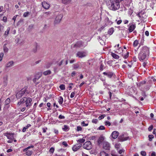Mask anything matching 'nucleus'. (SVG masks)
Segmentation results:
<instances>
[{
    "label": "nucleus",
    "mask_w": 156,
    "mask_h": 156,
    "mask_svg": "<svg viewBox=\"0 0 156 156\" xmlns=\"http://www.w3.org/2000/svg\"><path fill=\"white\" fill-rule=\"evenodd\" d=\"M122 0H107L106 3L107 6L110 10L116 11L120 8V3Z\"/></svg>",
    "instance_id": "obj_1"
},
{
    "label": "nucleus",
    "mask_w": 156,
    "mask_h": 156,
    "mask_svg": "<svg viewBox=\"0 0 156 156\" xmlns=\"http://www.w3.org/2000/svg\"><path fill=\"white\" fill-rule=\"evenodd\" d=\"M149 55L140 52L138 55V58L140 61H146L148 59Z\"/></svg>",
    "instance_id": "obj_2"
},
{
    "label": "nucleus",
    "mask_w": 156,
    "mask_h": 156,
    "mask_svg": "<svg viewBox=\"0 0 156 156\" xmlns=\"http://www.w3.org/2000/svg\"><path fill=\"white\" fill-rule=\"evenodd\" d=\"M34 147V145H31L23 149V152H25L26 154L27 155L30 156L32 154L33 151H32L29 150V149L31 148H33Z\"/></svg>",
    "instance_id": "obj_3"
},
{
    "label": "nucleus",
    "mask_w": 156,
    "mask_h": 156,
    "mask_svg": "<svg viewBox=\"0 0 156 156\" xmlns=\"http://www.w3.org/2000/svg\"><path fill=\"white\" fill-rule=\"evenodd\" d=\"M103 74L104 75L106 76L109 78H111L112 77H115V74L112 71H107L106 72H104Z\"/></svg>",
    "instance_id": "obj_4"
},
{
    "label": "nucleus",
    "mask_w": 156,
    "mask_h": 156,
    "mask_svg": "<svg viewBox=\"0 0 156 156\" xmlns=\"http://www.w3.org/2000/svg\"><path fill=\"white\" fill-rule=\"evenodd\" d=\"M83 147L87 150H90L92 147L91 142L89 141H86L83 144Z\"/></svg>",
    "instance_id": "obj_5"
},
{
    "label": "nucleus",
    "mask_w": 156,
    "mask_h": 156,
    "mask_svg": "<svg viewBox=\"0 0 156 156\" xmlns=\"http://www.w3.org/2000/svg\"><path fill=\"white\" fill-rule=\"evenodd\" d=\"M140 52L149 55V48L147 46H143L142 47Z\"/></svg>",
    "instance_id": "obj_6"
},
{
    "label": "nucleus",
    "mask_w": 156,
    "mask_h": 156,
    "mask_svg": "<svg viewBox=\"0 0 156 156\" xmlns=\"http://www.w3.org/2000/svg\"><path fill=\"white\" fill-rule=\"evenodd\" d=\"M32 101L31 98L30 97H27L25 101L26 106L29 108L32 105L31 102Z\"/></svg>",
    "instance_id": "obj_7"
},
{
    "label": "nucleus",
    "mask_w": 156,
    "mask_h": 156,
    "mask_svg": "<svg viewBox=\"0 0 156 156\" xmlns=\"http://www.w3.org/2000/svg\"><path fill=\"white\" fill-rule=\"evenodd\" d=\"M113 23L107 17H106L104 20V24L105 26H110Z\"/></svg>",
    "instance_id": "obj_8"
},
{
    "label": "nucleus",
    "mask_w": 156,
    "mask_h": 156,
    "mask_svg": "<svg viewBox=\"0 0 156 156\" xmlns=\"http://www.w3.org/2000/svg\"><path fill=\"white\" fill-rule=\"evenodd\" d=\"M86 53L84 51H78L76 54V56L79 58H83L86 56Z\"/></svg>",
    "instance_id": "obj_9"
},
{
    "label": "nucleus",
    "mask_w": 156,
    "mask_h": 156,
    "mask_svg": "<svg viewBox=\"0 0 156 156\" xmlns=\"http://www.w3.org/2000/svg\"><path fill=\"white\" fill-rule=\"evenodd\" d=\"M83 42L82 41H77L74 45V47L76 48H80L83 46Z\"/></svg>",
    "instance_id": "obj_10"
},
{
    "label": "nucleus",
    "mask_w": 156,
    "mask_h": 156,
    "mask_svg": "<svg viewBox=\"0 0 156 156\" xmlns=\"http://www.w3.org/2000/svg\"><path fill=\"white\" fill-rule=\"evenodd\" d=\"M62 18V15L61 14H59L57 15L56 17L55 21V23H59L61 21Z\"/></svg>",
    "instance_id": "obj_11"
},
{
    "label": "nucleus",
    "mask_w": 156,
    "mask_h": 156,
    "mask_svg": "<svg viewBox=\"0 0 156 156\" xmlns=\"http://www.w3.org/2000/svg\"><path fill=\"white\" fill-rule=\"evenodd\" d=\"M103 148L106 150H109L110 145L109 143L107 141H104L103 144Z\"/></svg>",
    "instance_id": "obj_12"
},
{
    "label": "nucleus",
    "mask_w": 156,
    "mask_h": 156,
    "mask_svg": "<svg viewBox=\"0 0 156 156\" xmlns=\"http://www.w3.org/2000/svg\"><path fill=\"white\" fill-rule=\"evenodd\" d=\"M82 147L81 144H77L73 146L72 150L74 151H76Z\"/></svg>",
    "instance_id": "obj_13"
},
{
    "label": "nucleus",
    "mask_w": 156,
    "mask_h": 156,
    "mask_svg": "<svg viewBox=\"0 0 156 156\" xmlns=\"http://www.w3.org/2000/svg\"><path fill=\"white\" fill-rule=\"evenodd\" d=\"M105 139V137L103 135H101L99 137L97 140V143L98 145H100L103 142H104Z\"/></svg>",
    "instance_id": "obj_14"
},
{
    "label": "nucleus",
    "mask_w": 156,
    "mask_h": 156,
    "mask_svg": "<svg viewBox=\"0 0 156 156\" xmlns=\"http://www.w3.org/2000/svg\"><path fill=\"white\" fill-rule=\"evenodd\" d=\"M6 135H5L6 136L8 139H9L10 140H12L13 138V135H14V133H11L9 132H7L6 133H5Z\"/></svg>",
    "instance_id": "obj_15"
},
{
    "label": "nucleus",
    "mask_w": 156,
    "mask_h": 156,
    "mask_svg": "<svg viewBox=\"0 0 156 156\" xmlns=\"http://www.w3.org/2000/svg\"><path fill=\"white\" fill-rule=\"evenodd\" d=\"M43 7L46 9H48L50 7L49 4L45 2H43L42 3Z\"/></svg>",
    "instance_id": "obj_16"
},
{
    "label": "nucleus",
    "mask_w": 156,
    "mask_h": 156,
    "mask_svg": "<svg viewBox=\"0 0 156 156\" xmlns=\"http://www.w3.org/2000/svg\"><path fill=\"white\" fill-rule=\"evenodd\" d=\"M119 132L117 131H114L112 132L111 136L114 139H116L119 135Z\"/></svg>",
    "instance_id": "obj_17"
},
{
    "label": "nucleus",
    "mask_w": 156,
    "mask_h": 156,
    "mask_svg": "<svg viewBox=\"0 0 156 156\" xmlns=\"http://www.w3.org/2000/svg\"><path fill=\"white\" fill-rule=\"evenodd\" d=\"M136 26L135 24H130L129 25V27L128 29V30L129 32L131 33L135 29Z\"/></svg>",
    "instance_id": "obj_18"
},
{
    "label": "nucleus",
    "mask_w": 156,
    "mask_h": 156,
    "mask_svg": "<svg viewBox=\"0 0 156 156\" xmlns=\"http://www.w3.org/2000/svg\"><path fill=\"white\" fill-rule=\"evenodd\" d=\"M27 87H25L24 88L22 89L19 91L22 96H23L27 92Z\"/></svg>",
    "instance_id": "obj_19"
},
{
    "label": "nucleus",
    "mask_w": 156,
    "mask_h": 156,
    "mask_svg": "<svg viewBox=\"0 0 156 156\" xmlns=\"http://www.w3.org/2000/svg\"><path fill=\"white\" fill-rule=\"evenodd\" d=\"M27 87H25L24 88L22 89L19 91L22 96H23L27 92Z\"/></svg>",
    "instance_id": "obj_20"
},
{
    "label": "nucleus",
    "mask_w": 156,
    "mask_h": 156,
    "mask_svg": "<svg viewBox=\"0 0 156 156\" xmlns=\"http://www.w3.org/2000/svg\"><path fill=\"white\" fill-rule=\"evenodd\" d=\"M119 138L122 141H124L128 140L129 138V137H124V135H122L121 136H120Z\"/></svg>",
    "instance_id": "obj_21"
},
{
    "label": "nucleus",
    "mask_w": 156,
    "mask_h": 156,
    "mask_svg": "<svg viewBox=\"0 0 156 156\" xmlns=\"http://www.w3.org/2000/svg\"><path fill=\"white\" fill-rule=\"evenodd\" d=\"M111 55L115 59H118L119 58V56L113 52L111 53Z\"/></svg>",
    "instance_id": "obj_22"
},
{
    "label": "nucleus",
    "mask_w": 156,
    "mask_h": 156,
    "mask_svg": "<svg viewBox=\"0 0 156 156\" xmlns=\"http://www.w3.org/2000/svg\"><path fill=\"white\" fill-rule=\"evenodd\" d=\"M3 82L5 86H6L8 83V76H6L3 77Z\"/></svg>",
    "instance_id": "obj_23"
},
{
    "label": "nucleus",
    "mask_w": 156,
    "mask_h": 156,
    "mask_svg": "<svg viewBox=\"0 0 156 156\" xmlns=\"http://www.w3.org/2000/svg\"><path fill=\"white\" fill-rule=\"evenodd\" d=\"M69 128L67 125H64L63 127L62 128V130L65 131H68L69 130Z\"/></svg>",
    "instance_id": "obj_24"
},
{
    "label": "nucleus",
    "mask_w": 156,
    "mask_h": 156,
    "mask_svg": "<svg viewBox=\"0 0 156 156\" xmlns=\"http://www.w3.org/2000/svg\"><path fill=\"white\" fill-rule=\"evenodd\" d=\"M71 0H62V3L66 5L69 4L70 3Z\"/></svg>",
    "instance_id": "obj_25"
},
{
    "label": "nucleus",
    "mask_w": 156,
    "mask_h": 156,
    "mask_svg": "<svg viewBox=\"0 0 156 156\" xmlns=\"http://www.w3.org/2000/svg\"><path fill=\"white\" fill-rule=\"evenodd\" d=\"M31 125L30 124H28L27 126L24 127L23 128L22 131L23 132H24L26 131V129H28L31 126Z\"/></svg>",
    "instance_id": "obj_26"
},
{
    "label": "nucleus",
    "mask_w": 156,
    "mask_h": 156,
    "mask_svg": "<svg viewBox=\"0 0 156 156\" xmlns=\"http://www.w3.org/2000/svg\"><path fill=\"white\" fill-rule=\"evenodd\" d=\"M13 64V62L12 61H10L8 62L6 64V67H11V66H12V65Z\"/></svg>",
    "instance_id": "obj_27"
},
{
    "label": "nucleus",
    "mask_w": 156,
    "mask_h": 156,
    "mask_svg": "<svg viewBox=\"0 0 156 156\" xmlns=\"http://www.w3.org/2000/svg\"><path fill=\"white\" fill-rule=\"evenodd\" d=\"M58 102L60 105H62L63 102V98L62 96H60L58 98Z\"/></svg>",
    "instance_id": "obj_28"
},
{
    "label": "nucleus",
    "mask_w": 156,
    "mask_h": 156,
    "mask_svg": "<svg viewBox=\"0 0 156 156\" xmlns=\"http://www.w3.org/2000/svg\"><path fill=\"white\" fill-rule=\"evenodd\" d=\"M51 71L50 70H48L46 71H44L43 72V74L45 76H46V75H48L51 74Z\"/></svg>",
    "instance_id": "obj_29"
},
{
    "label": "nucleus",
    "mask_w": 156,
    "mask_h": 156,
    "mask_svg": "<svg viewBox=\"0 0 156 156\" xmlns=\"http://www.w3.org/2000/svg\"><path fill=\"white\" fill-rule=\"evenodd\" d=\"M139 44V41L137 40H136L133 42V45L134 47H136Z\"/></svg>",
    "instance_id": "obj_30"
},
{
    "label": "nucleus",
    "mask_w": 156,
    "mask_h": 156,
    "mask_svg": "<svg viewBox=\"0 0 156 156\" xmlns=\"http://www.w3.org/2000/svg\"><path fill=\"white\" fill-rule=\"evenodd\" d=\"M114 32V29L113 28H111L109 29L108 31V33L110 35H112Z\"/></svg>",
    "instance_id": "obj_31"
},
{
    "label": "nucleus",
    "mask_w": 156,
    "mask_h": 156,
    "mask_svg": "<svg viewBox=\"0 0 156 156\" xmlns=\"http://www.w3.org/2000/svg\"><path fill=\"white\" fill-rule=\"evenodd\" d=\"M34 45L35 47V48L33 49V51L34 52H35L37 51V49L38 47V45H37V43H35L34 44Z\"/></svg>",
    "instance_id": "obj_32"
},
{
    "label": "nucleus",
    "mask_w": 156,
    "mask_h": 156,
    "mask_svg": "<svg viewBox=\"0 0 156 156\" xmlns=\"http://www.w3.org/2000/svg\"><path fill=\"white\" fill-rule=\"evenodd\" d=\"M100 156H108V154L106 153L104 151L101 152Z\"/></svg>",
    "instance_id": "obj_33"
},
{
    "label": "nucleus",
    "mask_w": 156,
    "mask_h": 156,
    "mask_svg": "<svg viewBox=\"0 0 156 156\" xmlns=\"http://www.w3.org/2000/svg\"><path fill=\"white\" fill-rule=\"evenodd\" d=\"M42 72H38L35 75V76H37V78H38L39 77V79L42 76Z\"/></svg>",
    "instance_id": "obj_34"
},
{
    "label": "nucleus",
    "mask_w": 156,
    "mask_h": 156,
    "mask_svg": "<svg viewBox=\"0 0 156 156\" xmlns=\"http://www.w3.org/2000/svg\"><path fill=\"white\" fill-rule=\"evenodd\" d=\"M85 140L84 139L80 138L77 140V142L83 143L85 141Z\"/></svg>",
    "instance_id": "obj_35"
},
{
    "label": "nucleus",
    "mask_w": 156,
    "mask_h": 156,
    "mask_svg": "<svg viewBox=\"0 0 156 156\" xmlns=\"http://www.w3.org/2000/svg\"><path fill=\"white\" fill-rule=\"evenodd\" d=\"M22 96L20 94V92L19 91L16 94V97L17 98L19 99L22 97Z\"/></svg>",
    "instance_id": "obj_36"
},
{
    "label": "nucleus",
    "mask_w": 156,
    "mask_h": 156,
    "mask_svg": "<svg viewBox=\"0 0 156 156\" xmlns=\"http://www.w3.org/2000/svg\"><path fill=\"white\" fill-rule=\"evenodd\" d=\"M59 87L60 89L62 90H64L65 89V86L64 84H62L60 85Z\"/></svg>",
    "instance_id": "obj_37"
},
{
    "label": "nucleus",
    "mask_w": 156,
    "mask_h": 156,
    "mask_svg": "<svg viewBox=\"0 0 156 156\" xmlns=\"http://www.w3.org/2000/svg\"><path fill=\"white\" fill-rule=\"evenodd\" d=\"M10 30V28L9 27H8L7 29V30L5 32V35L7 36L9 34V31Z\"/></svg>",
    "instance_id": "obj_38"
},
{
    "label": "nucleus",
    "mask_w": 156,
    "mask_h": 156,
    "mask_svg": "<svg viewBox=\"0 0 156 156\" xmlns=\"http://www.w3.org/2000/svg\"><path fill=\"white\" fill-rule=\"evenodd\" d=\"M3 50L5 52H7L8 51V48L6 47L5 44L3 46Z\"/></svg>",
    "instance_id": "obj_39"
},
{
    "label": "nucleus",
    "mask_w": 156,
    "mask_h": 156,
    "mask_svg": "<svg viewBox=\"0 0 156 156\" xmlns=\"http://www.w3.org/2000/svg\"><path fill=\"white\" fill-rule=\"evenodd\" d=\"M10 101V99L9 98H7L5 101V105H7L9 104Z\"/></svg>",
    "instance_id": "obj_40"
},
{
    "label": "nucleus",
    "mask_w": 156,
    "mask_h": 156,
    "mask_svg": "<svg viewBox=\"0 0 156 156\" xmlns=\"http://www.w3.org/2000/svg\"><path fill=\"white\" fill-rule=\"evenodd\" d=\"M117 24L118 25L120 24L122 22V21L121 20H118V19H116L115 20Z\"/></svg>",
    "instance_id": "obj_41"
},
{
    "label": "nucleus",
    "mask_w": 156,
    "mask_h": 156,
    "mask_svg": "<svg viewBox=\"0 0 156 156\" xmlns=\"http://www.w3.org/2000/svg\"><path fill=\"white\" fill-rule=\"evenodd\" d=\"M69 86L68 87L69 90H70L72 89L73 87L72 86L73 85V83H70L69 84Z\"/></svg>",
    "instance_id": "obj_42"
},
{
    "label": "nucleus",
    "mask_w": 156,
    "mask_h": 156,
    "mask_svg": "<svg viewBox=\"0 0 156 156\" xmlns=\"http://www.w3.org/2000/svg\"><path fill=\"white\" fill-rule=\"evenodd\" d=\"M27 98L24 97H23V98H22L20 100V101L21 102V103L22 104L23 103H24V102H25V101H26V99Z\"/></svg>",
    "instance_id": "obj_43"
},
{
    "label": "nucleus",
    "mask_w": 156,
    "mask_h": 156,
    "mask_svg": "<svg viewBox=\"0 0 156 156\" xmlns=\"http://www.w3.org/2000/svg\"><path fill=\"white\" fill-rule=\"evenodd\" d=\"M105 129V127L103 126H100L98 128V129L100 130H103Z\"/></svg>",
    "instance_id": "obj_44"
},
{
    "label": "nucleus",
    "mask_w": 156,
    "mask_h": 156,
    "mask_svg": "<svg viewBox=\"0 0 156 156\" xmlns=\"http://www.w3.org/2000/svg\"><path fill=\"white\" fill-rule=\"evenodd\" d=\"M148 137L149 138V140L150 141H151L152 139L154 138V136L152 135H150L148 136Z\"/></svg>",
    "instance_id": "obj_45"
},
{
    "label": "nucleus",
    "mask_w": 156,
    "mask_h": 156,
    "mask_svg": "<svg viewBox=\"0 0 156 156\" xmlns=\"http://www.w3.org/2000/svg\"><path fill=\"white\" fill-rule=\"evenodd\" d=\"M88 123H85L84 121L82 122H81V125L83 126H87L88 125Z\"/></svg>",
    "instance_id": "obj_46"
},
{
    "label": "nucleus",
    "mask_w": 156,
    "mask_h": 156,
    "mask_svg": "<svg viewBox=\"0 0 156 156\" xmlns=\"http://www.w3.org/2000/svg\"><path fill=\"white\" fill-rule=\"evenodd\" d=\"M141 154L143 156H145L146 155V153L145 151H142L141 152Z\"/></svg>",
    "instance_id": "obj_47"
},
{
    "label": "nucleus",
    "mask_w": 156,
    "mask_h": 156,
    "mask_svg": "<svg viewBox=\"0 0 156 156\" xmlns=\"http://www.w3.org/2000/svg\"><path fill=\"white\" fill-rule=\"evenodd\" d=\"M105 124L106 126L108 125V126H110L111 125L110 122L108 121H106L105 122Z\"/></svg>",
    "instance_id": "obj_48"
},
{
    "label": "nucleus",
    "mask_w": 156,
    "mask_h": 156,
    "mask_svg": "<svg viewBox=\"0 0 156 156\" xmlns=\"http://www.w3.org/2000/svg\"><path fill=\"white\" fill-rule=\"evenodd\" d=\"M98 121V120L97 119H93L92 120V122L95 124H96Z\"/></svg>",
    "instance_id": "obj_49"
},
{
    "label": "nucleus",
    "mask_w": 156,
    "mask_h": 156,
    "mask_svg": "<svg viewBox=\"0 0 156 156\" xmlns=\"http://www.w3.org/2000/svg\"><path fill=\"white\" fill-rule=\"evenodd\" d=\"M82 130V128L80 126H77V127L76 131H79Z\"/></svg>",
    "instance_id": "obj_50"
},
{
    "label": "nucleus",
    "mask_w": 156,
    "mask_h": 156,
    "mask_svg": "<svg viewBox=\"0 0 156 156\" xmlns=\"http://www.w3.org/2000/svg\"><path fill=\"white\" fill-rule=\"evenodd\" d=\"M39 79V77L38 78H37V76H35V78H34V79L33 80V82L34 83H35L36 81L37 80H38Z\"/></svg>",
    "instance_id": "obj_51"
},
{
    "label": "nucleus",
    "mask_w": 156,
    "mask_h": 156,
    "mask_svg": "<svg viewBox=\"0 0 156 156\" xmlns=\"http://www.w3.org/2000/svg\"><path fill=\"white\" fill-rule=\"evenodd\" d=\"M54 150V148L53 147H51L50 148L49 150V152L51 153H53Z\"/></svg>",
    "instance_id": "obj_52"
},
{
    "label": "nucleus",
    "mask_w": 156,
    "mask_h": 156,
    "mask_svg": "<svg viewBox=\"0 0 156 156\" xmlns=\"http://www.w3.org/2000/svg\"><path fill=\"white\" fill-rule=\"evenodd\" d=\"M129 52H127L126 53V54L125 55H124V56L123 57V58L125 59H126L129 57Z\"/></svg>",
    "instance_id": "obj_53"
},
{
    "label": "nucleus",
    "mask_w": 156,
    "mask_h": 156,
    "mask_svg": "<svg viewBox=\"0 0 156 156\" xmlns=\"http://www.w3.org/2000/svg\"><path fill=\"white\" fill-rule=\"evenodd\" d=\"M105 116V115H101V116H99L98 118L100 120H101L103 119Z\"/></svg>",
    "instance_id": "obj_54"
},
{
    "label": "nucleus",
    "mask_w": 156,
    "mask_h": 156,
    "mask_svg": "<svg viewBox=\"0 0 156 156\" xmlns=\"http://www.w3.org/2000/svg\"><path fill=\"white\" fill-rule=\"evenodd\" d=\"M29 14V12H25L24 13L23 16L24 17H27L28 15Z\"/></svg>",
    "instance_id": "obj_55"
},
{
    "label": "nucleus",
    "mask_w": 156,
    "mask_h": 156,
    "mask_svg": "<svg viewBox=\"0 0 156 156\" xmlns=\"http://www.w3.org/2000/svg\"><path fill=\"white\" fill-rule=\"evenodd\" d=\"M58 118L60 119H64L65 117L64 115H60L58 117Z\"/></svg>",
    "instance_id": "obj_56"
},
{
    "label": "nucleus",
    "mask_w": 156,
    "mask_h": 156,
    "mask_svg": "<svg viewBox=\"0 0 156 156\" xmlns=\"http://www.w3.org/2000/svg\"><path fill=\"white\" fill-rule=\"evenodd\" d=\"M75 93L74 92H73L71 93V94L70 95V97L71 98H73L74 96L75 95Z\"/></svg>",
    "instance_id": "obj_57"
},
{
    "label": "nucleus",
    "mask_w": 156,
    "mask_h": 156,
    "mask_svg": "<svg viewBox=\"0 0 156 156\" xmlns=\"http://www.w3.org/2000/svg\"><path fill=\"white\" fill-rule=\"evenodd\" d=\"M153 128V126L152 125H151L148 128V130L149 131H151Z\"/></svg>",
    "instance_id": "obj_58"
},
{
    "label": "nucleus",
    "mask_w": 156,
    "mask_h": 156,
    "mask_svg": "<svg viewBox=\"0 0 156 156\" xmlns=\"http://www.w3.org/2000/svg\"><path fill=\"white\" fill-rule=\"evenodd\" d=\"M104 65L102 64H101L100 65V71H102L103 70V67H104Z\"/></svg>",
    "instance_id": "obj_59"
},
{
    "label": "nucleus",
    "mask_w": 156,
    "mask_h": 156,
    "mask_svg": "<svg viewBox=\"0 0 156 156\" xmlns=\"http://www.w3.org/2000/svg\"><path fill=\"white\" fill-rule=\"evenodd\" d=\"M79 67V66L76 64H75L74 65V69H78Z\"/></svg>",
    "instance_id": "obj_60"
},
{
    "label": "nucleus",
    "mask_w": 156,
    "mask_h": 156,
    "mask_svg": "<svg viewBox=\"0 0 156 156\" xmlns=\"http://www.w3.org/2000/svg\"><path fill=\"white\" fill-rule=\"evenodd\" d=\"M62 144L63 145H64L66 147H67L68 145L67 142L65 141L63 142L62 143Z\"/></svg>",
    "instance_id": "obj_61"
},
{
    "label": "nucleus",
    "mask_w": 156,
    "mask_h": 156,
    "mask_svg": "<svg viewBox=\"0 0 156 156\" xmlns=\"http://www.w3.org/2000/svg\"><path fill=\"white\" fill-rule=\"evenodd\" d=\"M76 72L75 71H73L71 74V76H72V77H73L76 74Z\"/></svg>",
    "instance_id": "obj_62"
},
{
    "label": "nucleus",
    "mask_w": 156,
    "mask_h": 156,
    "mask_svg": "<svg viewBox=\"0 0 156 156\" xmlns=\"http://www.w3.org/2000/svg\"><path fill=\"white\" fill-rule=\"evenodd\" d=\"M2 20L4 22H6L7 21V17L6 16H4Z\"/></svg>",
    "instance_id": "obj_63"
},
{
    "label": "nucleus",
    "mask_w": 156,
    "mask_h": 156,
    "mask_svg": "<svg viewBox=\"0 0 156 156\" xmlns=\"http://www.w3.org/2000/svg\"><path fill=\"white\" fill-rule=\"evenodd\" d=\"M147 62H144L143 63V66L145 68L146 66H147Z\"/></svg>",
    "instance_id": "obj_64"
}]
</instances>
